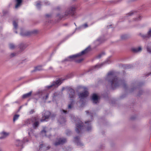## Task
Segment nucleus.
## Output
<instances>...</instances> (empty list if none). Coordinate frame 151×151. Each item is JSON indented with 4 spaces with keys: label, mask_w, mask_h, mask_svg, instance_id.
Here are the masks:
<instances>
[{
    "label": "nucleus",
    "mask_w": 151,
    "mask_h": 151,
    "mask_svg": "<svg viewBox=\"0 0 151 151\" xmlns=\"http://www.w3.org/2000/svg\"><path fill=\"white\" fill-rule=\"evenodd\" d=\"M116 76L114 72L111 71L108 73L105 78L106 81L110 84L111 88L114 89L121 85H124V81L119 79Z\"/></svg>",
    "instance_id": "1"
},
{
    "label": "nucleus",
    "mask_w": 151,
    "mask_h": 151,
    "mask_svg": "<svg viewBox=\"0 0 151 151\" xmlns=\"http://www.w3.org/2000/svg\"><path fill=\"white\" fill-rule=\"evenodd\" d=\"M90 50L91 48L89 46L87 47L85 49L82 51L81 52L78 53L76 55L69 56L65 59V61H71L74 60H76L77 57H79L86 53L90 51Z\"/></svg>",
    "instance_id": "2"
},
{
    "label": "nucleus",
    "mask_w": 151,
    "mask_h": 151,
    "mask_svg": "<svg viewBox=\"0 0 151 151\" xmlns=\"http://www.w3.org/2000/svg\"><path fill=\"white\" fill-rule=\"evenodd\" d=\"M76 7L73 6L69 8L65 12L64 15H61L60 14H58L57 16L60 18L65 17L70 15L73 16L75 13Z\"/></svg>",
    "instance_id": "3"
},
{
    "label": "nucleus",
    "mask_w": 151,
    "mask_h": 151,
    "mask_svg": "<svg viewBox=\"0 0 151 151\" xmlns=\"http://www.w3.org/2000/svg\"><path fill=\"white\" fill-rule=\"evenodd\" d=\"M83 89L84 91L79 94L78 96L80 99V102L83 104L84 101V99L88 96V92L87 91V88L86 87H83Z\"/></svg>",
    "instance_id": "4"
},
{
    "label": "nucleus",
    "mask_w": 151,
    "mask_h": 151,
    "mask_svg": "<svg viewBox=\"0 0 151 151\" xmlns=\"http://www.w3.org/2000/svg\"><path fill=\"white\" fill-rule=\"evenodd\" d=\"M83 123L81 121L78 119H77V121L76 122V132L77 133H79L80 132V130L84 128V127L83 125Z\"/></svg>",
    "instance_id": "5"
},
{
    "label": "nucleus",
    "mask_w": 151,
    "mask_h": 151,
    "mask_svg": "<svg viewBox=\"0 0 151 151\" xmlns=\"http://www.w3.org/2000/svg\"><path fill=\"white\" fill-rule=\"evenodd\" d=\"M62 83L61 80L60 79L57 80L56 81L53 82L50 85L46 87L47 89H49L51 88H55L58 86Z\"/></svg>",
    "instance_id": "6"
},
{
    "label": "nucleus",
    "mask_w": 151,
    "mask_h": 151,
    "mask_svg": "<svg viewBox=\"0 0 151 151\" xmlns=\"http://www.w3.org/2000/svg\"><path fill=\"white\" fill-rule=\"evenodd\" d=\"M111 63V61L110 60H107L105 61L104 63L101 64H98L94 66L93 69H97L101 68L105 64H109Z\"/></svg>",
    "instance_id": "7"
},
{
    "label": "nucleus",
    "mask_w": 151,
    "mask_h": 151,
    "mask_svg": "<svg viewBox=\"0 0 151 151\" xmlns=\"http://www.w3.org/2000/svg\"><path fill=\"white\" fill-rule=\"evenodd\" d=\"M67 141L66 139L64 138H60L58 140V141L54 143L55 146H57L60 144H63L66 142Z\"/></svg>",
    "instance_id": "8"
},
{
    "label": "nucleus",
    "mask_w": 151,
    "mask_h": 151,
    "mask_svg": "<svg viewBox=\"0 0 151 151\" xmlns=\"http://www.w3.org/2000/svg\"><path fill=\"white\" fill-rule=\"evenodd\" d=\"M28 140L26 138H24L23 139V141H20L19 140L17 139L16 141V145L17 146H21L23 143L27 142Z\"/></svg>",
    "instance_id": "9"
},
{
    "label": "nucleus",
    "mask_w": 151,
    "mask_h": 151,
    "mask_svg": "<svg viewBox=\"0 0 151 151\" xmlns=\"http://www.w3.org/2000/svg\"><path fill=\"white\" fill-rule=\"evenodd\" d=\"M35 121H33V123H32L33 127V128L35 129H36L38 127L39 124L40 119L37 117H35Z\"/></svg>",
    "instance_id": "10"
},
{
    "label": "nucleus",
    "mask_w": 151,
    "mask_h": 151,
    "mask_svg": "<svg viewBox=\"0 0 151 151\" xmlns=\"http://www.w3.org/2000/svg\"><path fill=\"white\" fill-rule=\"evenodd\" d=\"M91 121H88L85 122V125L84 127L86 128V130L88 131H90L92 129L91 123H90Z\"/></svg>",
    "instance_id": "11"
},
{
    "label": "nucleus",
    "mask_w": 151,
    "mask_h": 151,
    "mask_svg": "<svg viewBox=\"0 0 151 151\" xmlns=\"http://www.w3.org/2000/svg\"><path fill=\"white\" fill-rule=\"evenodd\" d=\"M35 117H33L30 119H28L25 122V124L27 125L29 124H32L33 123V121H35Z\"/></svg>",
    "instance_id": "12"
},
{
    "label": "nucleus",
    "mask_w": 151,
    "mask_h": 151,
    "mask_svg": "<svg viewBox=\"0 0 151 151\" xmlns=\"http://www.w3.org/2000/svg\"><path fill=\"white\" fill-rule=\"evenodd\" d=\"M141 36L144 38L151 37V29L150 28L149 29L147 34L142 35Z\"/></svg>",
    "instance_id": "13"
},
{
    "label": "nucleus",
    "mask_w": 151,
    "mask_h": 151,
    "mask_svg": "<svg viewBox=\"0 0 151 151\" xmlns=\"http://www.w3.org/2000/svg\"><path fill=\"white\" fill-rule=\"evenodd\" d=\"M74 141L78 146H82L83 145L82 143L80 141L79 137L78 136L74 138Z\"/></svg>",
    "instance_id": "14"
},
{
    "label": "nucleus",
    "mask_w": 151,
    "mask_h": 151,
    "mask_svg": "<svg viewBox=\"0 0 151 151\" xmlns=\"http://www.w3.org/2000/svg\"><path fill=\"white\" fill-rule=\"evenodd\" d=\"M142 48L140 47H133L132 48L131 50L134 52L137 53L141 51Z\"/></svg>",
    "instance_id": "15"
},
{
    "label": "nucleus",
    "mask_w": 151,
    "mask_h": 151,
    "mask_svg": "<svg viewBox=\"0 0 151 151\" xmlns=\"http://www.w3.org/2000/svg\"><path fill=\"white\" fill-rule=\"evenodd\" d=\"M92 99L94 104H97L98 102V97L95 94H93L92 96Z\"/></svg>",
    "instance_id": "16"
},
{
    "label": "nucleus",
    "mask_w": 151,
    "mask_h": 151,
    "mask_svg": "<svg viewBox=\"0 0 151 151\" xmlns=\"http://www.w3.org/2000/svg\"><path fill=\"white\" fill-rule=\"evenodd\" d=\"M69 97L70 98H73L75 96V91L72 88H70L69 89Z\"/></svg>",
    "instance_id": "17"
},
{
    "label": "nucleus",
    "mask_w": 151,
    "mask_h": 151,
    "mask_svg": "<svg viewBox=\"0 0 151 151\" xmlns=\"http://www.w3.org/2000/svg\"><path fill=\"white\" fill-rule=\"evenodd\" d=\"M16 4L15 6V8L17 9L21 5L22 0H16Z\"/></svg>",
    "instance_id": "18"
},
{
    "label": "nucleus",
    "mask_w": 151,
    "mask_h": 151,
    "mask_svg": "<svg viewBox=\"0 0 151 151\" xmlns=\"http://www.w3.org/2000/svg\"><path fill=\"white\" fill-rule=\"evenodd\" d=\"M1 136L0 137V139H4L6 137L9 135V133L3 132L1 133Z\"/></svg>",
    "instance_id": "19"
},
{
    "label": "nucleus",
    "mask_w": 151,
    "mask_h": 151,
    "mask_svg": "<svg viewBox=\"0 0 151 151\" xmlns=\"http://www.w3.org/2000/svg\"><path fill=\"white\" fill-rule=\"evenodd\" d=\"M50 114L51 113L50 111H47L45 112L44 115L43 116V117H45V119H47L49 118V116L50 115Z\"/></svg>",
    "instance_id": "20"
},
{
    "label": "nucleus",
    "mask_w": 151,
    "mask_h": 151,
    "mask_svg": "<svg viewBox=\"0 0 151 151\" xmlns=\"http://www.w3.org/2000/svg\"><path fill=\"white\" fill-rule=\"evenodd\" d=\"M45 129V128H43V129L41 132V134L43 136H47L46 134L49 132L47 131H46Z\"/></svg>",
    "instance_id": "21"
},
{
    "label": "nucleus",
    "mask_w": 151,
    "mask_h": 151,
    "mask_svg": "<svg viewBox=\"0 0 151 151\" xmlns=\"http://www.w3.org/2000/svg\"><path fill=\"white\" fill-rule=\"evenodd\" d=\"M32 94V92H30L27 93L23 95L22 96V98L24 99L28 98L30 97Z\"/></svg>",
    "instance_id": "22"
},
{
    "label": "nucleus",
    "mask_w": 151,
    "mask_h": 151,
    "mask_svg": "<svg viewBox=\"0 0 151 151\" xmlns=\"http://www.w3.org/2000/svg\"><path fill=\"white\" fill-rule=\"evenodd\" d=\"M73 102L72 100L71 103L70 104H68V109H72V108L73 107Z\"/></svg>",
    "instance_id": "23"
},
{
    "label": "nucleus",
    "mask_w": 151,
    "mask_h": 151,
    "mask_svg": "<svg viewBox=\"0 0 151 151\" xmlns=\"http://www.w3.org/2000/svg\"><path fill=\"white\" fill-rule=\"evenodd\" d=\"M19 114H15L14 116L13 117V121L14 122L16 120H17L19 118Z\"/></svg>",
    "instance_id": "24"
},
{
    "label": "nucleus",
    "mask_w": 151,
    "mask_h": 151,
    "mask_svg": "<svg viewBox=\"0 0 151 151\" xmlns=\"http://www.w3.org/2000/svg\"><path fill=\"white\" fill-rule=\"evenodd\" d=\"M88 27V25L87 24H85L83 25H82L79 28L81 29H85Z\"/></svg>",
    "instance_id": "25"
},
{
    "label": "nucleus",
    "mask_w": 151,
    "mask_h": 151,
    "mask_svg": "<svg viewBox=\"0 0 151 151\" xmlns=\"http://www.w3.org/2000/svg\"><path fill=\"white\" fill-rule=\"evenodd\" d=\"M58 122L60 124H62L65 122V120L64 118H61L60 119H59L58 120Z\"/></svg>",
    "instance_id": "26"
},
{
    "label": "nucleus",
    "mask_w": 151,
    "mask_h": 151,
    "mask_svg": "<svg viewBox=\"0 0 151 151\" xmlns=\"http://www.w3.org/2000/svg\"><path fill=\"white\" fill-rule=\"evenodd\" d=\"M142 19V17L141 15H139L137 17H136L134 19V21H139L140 20Z\"/></svg>",
    "instance_id": "27"
},
{
    "label": "nucleus",
    "mask_w": 151,
    "mask_h": 151,
    "mask_svg": "<svg viewBox=\"0 0 151 151\" xmlns=\"http://www.w3.org/2000/svg\"><path fill=\"white\" fill-rule=\"evenodd\" d=\"M42 69V67L41 66H38L37 67H36L35 69V70L34 71H37V70H40Z\"/></svg>",
    "instance_id": "28"
},
{
    "label": "nucleus",
    "mask_w": 151,
    "mask_h": 151,
    "mask_svg": "<svg viewBox=\"0 0 151 151\" xmlns=\"http://www.w3.org/2000/svg\"><path fill=\"white\" fill-rule=\"evenodd\" d=\"M13 25L14 27V28L15 29H16L17 27V22L15 21H14L13 22Z\"/></svg>",
    "instance_id": "29"
},
{
    "label": "nucleus",
    "mask_w": 151,
    "mask_h": 151,
    "mask_svg": "<svg viewBox=\"0 0 151 151\" xmlns=\"http://www.w3.org/2000/svg\"><path fill=\"white\" fill-rule=\"evenodd\" d=\"M26 47V45H25L23 44H21L20 45V46H19L20 49H22L25 48V47Z\"/></svg>",
    "instance_id": "30"
},
{
    "label": "nucleus",
    "mask_w": 151,
    "mask_h": 151,
    "mask_svg": "<svg viewBox=\"0 0 151 151\" xmlns=\"http://www.w3.org/2000/svg\"><path fill=\"white\" fill-rule=\"evenodd\" d=\"M15 47V45L13 44H9V48L10 49H12Z\"/></svg>",
    "instance_id": "31"
},
{
    "label": "nucleus",
    "mask_w": 151,
    "mask_h": 151,
    "mask_svg": "<svg viewBox=\"0 0 151 151\" xmlns=\"http://www.w3.org/2000/svg\"><path fill=\"white\" fill-rule=\"evenodd\" d=\"M101 40L100 39H98L96 41V45H99L101 42Z\"/></svg>",
    "instance_id": "32"
},
{
    "label": "nucleus",
    "mask_w": 151,
    "mask_h": 151,
    "mask_svg": "<svg viewBox=\"0 0 151 151\" xmlns=\"http://www.w3.org/2000/svg\"><path fill=\"white\" fill-rule=\"evenodd\" d=\"M31 34V33L29 32H27L26 33L24 34L23 35L22 33L20 34V35L22 36H28L30 34Z\"/></svg>",
    "instance_id": "33"
},
{
    "label": "nucleus",
    "mask_w": 151,
    "mask_h": 151,
    "mask_svg": "<svg viewBox=\"0 0 151 151\" xmlns=\"http://www.w3.org/2000/svg\"><path fill=\"white\" fill-rule=\"evenodd\" d=\"M104 53H102L100 54L97 56V58H101L103 55H104Z\"/></svg>",
    "instance_id": "34"
},
{
    "label": "nucleus",
    "mask_w": 151,
    "mask_h": 151,
    "mask_svg": "<svg viewBox=\"0 0 151 151\" xmlns=\"http://www.w3.org/2000/svg\"><path fill=\"white\" fill-rule=\"evenodd\" d=\"M40 6L41 3L40 2H38L36 4V6L37 7L38 9H39L40 8Z\"/></svg>",
    "instance_id": "35"
},
{
    "label": "nucleus",
    "mask_w": 151,
    "mask_h": 151,
    "mask_svg": "<svg viewBox=\"0 0 151 151\" xmlns=\"http://www.w3.org/2000/svg\"><path fill=\"white\" fill-rule=\"evenodd\" d=\"M16 55V54L15 53H12L10 55V58H12L15 56Z\"/></svg>",
    "instance_id": "36"
},
{
    "label": "nucleus",
    "mask_w": 151,
    "mask_h": 151,
    "mask_svg": "<svg viewBox=\"0 0 151 151\" xmlns=\"http://www.w3.org/2000/svg\"><path fill=\"white\" fill-rule=\"evenodd\" d=\"M48 94H47L45 96L43 97V99L46 100L48 98Z\"/></svg>",
    "instance_id": "37"
},
{
    "label": "nucleus",
    "mask_w": 151,
    "mask_h": 151,
    "mask_svg": "<svg viewBox=\"0 0 151 151\" xmlns=\"http://www.w3.org/2000/svg\"><path fill=\"white\" fill-rule=\"evenodd\" d=\"M60 111L61 113H63L65 114H66L67 113V111L65 110H62Z\"/></svg>",
    "instance_id": "38"
},
{
    "label": "nucleus",
    "mask_w": 151,
    "mask_h": 151,
    "mask_svg": "<svg viewBox=\"0 0 151 151\" xmlns=\"http://www.w3.org/2000/svg\"><path fill=\"white\" fill-rule=\"evenodd\" d=\"M44 4L45 5H48L49 4V3L48 1H44Z\"/></svg>",
    "instance_id": "39"
},
{
    "label": "nucleus",
    "mask_w": 151,
    "mask_h": 151,
    "mask_svg": "<svg viewBox=\"0 0 151 151\" xmlns=\"http://www.w3.org/2000/svg\"><path fill=\"white\" fill-rule=\"evenodd\" d=\"M147 51L149 52H151V48L149 47H147Z\"/></svg>",
    "instance_id": "40"
},
{
    "label": "nucleus",
    "mask_w": 151,
    "mask_h": 151,
    "mask_svg": "<svg viewBox=\"0 0 151 151\" xmlns=\"http://www.w3.org/2000/svg\"><path fill=\"white\" fill-rule=\"evenodd\" d=\"M83 59H79V60H76V62H77V63H80V62H81L82 60H83Z\"/></svg>",
    "instance_id": "41"
},
{
    "label": "nucleus",
    "mask_w": 151,
    "mask_h": 151,
    "mask_svg": "<svg viewBox=\"0 0 151 151\" xmlns=\"http://www.w3.org/2000/svg\"><path fill=\"white\" fill-rule=\"evenodd\" d=\"M30 131L28 132V134L29 135H30V134L33 132V130L32 129H30Z\"/></svg>",
    "instance_id": "42"
},
{
    "label": "nucleus",
    "mask_w": 151,
    "mask_h": 151,
    "mask_svg": "<svg viewBox=\"0 0 151 151\" xmlns=\"http://www.w3.org/2000/svg\"><path fill=\"white\" fill-rule=\"evenodd\" d=\"M34 112H35V111H34V109H32L29 111V114H33Z\"/></svg>",
    "instance_id": "43"
},
{
    "label": "nucleus",
    "mask_w": 151,
    "mask_h": 151,
    "mask_svg": "<svg viewBox=\"0 0 151 151\" xmlns=\"http://www.w3.org/2000/svg\"><path fill=\"white\" fill-rule=\"evenodd\" d=\"M90 117L91 119V121L93 119H92V117L93 116V113H90Z\"/></svg>",
    "instance_id": "44"
},
{
    "label": "nucleus",
    "mask_w": 151,
    "mask_h": 151,
    "mask_svg": "<svg viewBox=\"0 0 151 151\" xmlns=\"http://www.w3.org/2000/svg\"><path fill=\"white\" fill-rule=\"evenodd\" d=\"M133 12H131L130 13H129V14H128V16H131L132 15H133Z\"/></svg>",
    "instance_id": "45"
},
{
    "label": "nucleus",
    "mask_w": 151,
    "mask_h": 151,
    "mask_svg": "<svg viewBox=\"0 0 151 151\" xmlns=\"http://www.w3.org/2000/svg\"><path fill=\"white\" fill-rule=\"evenodd\" d=\"M46 16L47 17H50L51 15H50L49 14H47L46 15Z\"/></svg>",
    "instance_id": "46"
},
{
    "label": "nucleus",
    "mask_w": 151,
    "mask_h": 151,
    "mask_svg": "<svg viewBox=\"0 0 151 151\" xmlns=\"http://www.w3.org/2000/svg\"><path fill=\"white\" fill-rule=\"evenodd\" d=\"M43 145V144H41L40 145V147L41 148L42 147Z\"/></svg>",
    "instance_id": "47"
},
{
    "label": "nucleus",
    "mask_w": 151,
    "mask_h": 151,
    "mask_svg": "<svg viewBox=\"0 0 151 151\" xmlns=\"http://www.w3.org/2000/svg\"><path fill=\"white\" fill-rule=\"evenodd\" d=\"M56 96V93H55V94H54V95L53 96V98H54L55 96Z\"/></svg>",
    "instance_id": "48"
},
{
    "label": "nucleus",
    "mask_w": 151,
    "mask_h": 151,
    "mask_svg": "<svg viewBox=\"0 0 151 151\" xmlns=\"http://www.w3.org/2000/svg\"><path fill=\"white\" fill-rule=\"evenodd\" d=\"M86 113L87 114L88 113H89V112L88 111H86Z\"/></svg>",
    "instance_id": "49"
},
{
    "label": "nucleus",
    "mask_w": 151,
    "mask_h": 151,
    "mask_svg": "<svg viewBox=\"0 0 151 151\" xmlns=\"http://www.w3.org/2000/svg\"><path fill=\"white\" fill-rule=\"evenodd\" d=\"M41 122H43L44 121V120L42 119V120H41Z\"/></svg>",
    "instance_id": "50"
},
{
    "label": "nucleus",
    "mask_w": 151,
    "mask_h": 151,
    "mask_svg": "<svg viewBox=\"0 0 151 151\" xmlns=\"http://www.w3.org/2000/svg\"><path fill=\"white\" fill-rule=\"evenodd\" d=\"M15 32H16V33H17V31H14Z\"/></svg>",
    "instance_id": "51"
},
{
    "label": "nucleus",
    "mask_w": 151,
    "mask_h": 151,
    "mask_svg": "<svg viewBox=\"0 0 151 151\" xmlns=\"http://www.w3.org/2000/svg\"><path fill=\"white\" fill-rule=\"evenodd\" d=\"M111 26V25H109V27H110Z\"/></svg>",
    "instance_id": "52"
},
{
    "label": "nucleus",
    "mask_w": 151,
    "mask_h": 151,
    "mask_svg": "<svg viewBox=\"0 0 151 151\" xmlns=\"http://www.w3.org/2000/svg\"><path fill=\"white\" fill-rule=\"evenodd\" d=\"M0 151H1V150L0 149Z\"/></svg>",
    "instance_id": "53"
},
{
    "label": "nucleus",
    "mask_w": 151,
    "mask_h": 151,
    "mask_svg": "<svg viewBox=\"0 0 151 151\" xmlns=\"http://www.w3.org/2000/svg\"><path fill=\"white\" fill-rule=\"evenodd\" d=\"M16 103H17V101H16Z\"/></svg>",
    "instance_id": "54"
},
{
    "label": "nucleus",
    "mask_w": 151,
    "mask_h": 151,
    "mask_svg": "<svg viewBox=\"0 0 151 151\" xmlns=\"http://www.w3.org/2000/svg\"><path fill=\"white\" fill-rule=\"evenodd\" d=\"M150 74H151V73H150Z\"/></svg>",
    "instance_id": "55"
}]
</instances>
